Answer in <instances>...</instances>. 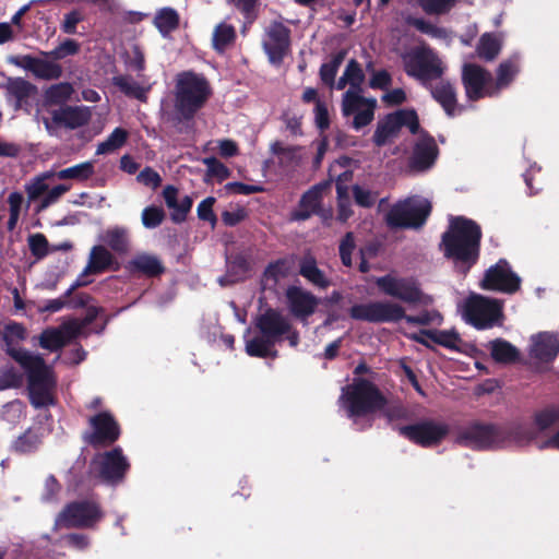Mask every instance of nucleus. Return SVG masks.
<instances>
[{"instance_id":"nucleus-1","label":"nucleus","mask_w":559,"mask_h":559,"mask_svg":"<svg viewBox=\"0 0 559 559\" xmlns=\"http://www.w3.org/2000/svg\"><path fill=\"white\" fill-rule=\"evenodd\" d=\"M480 238V227L474 221L460 216L450 221L440 246L444 257L466 273L478 259Z\"/></svg>"},{"instance_id":"nucleus-2","label":"nucleus","mask_w":559,"mask_h":559,"mask_svg":"<svg viewBox=\"0 0 559 559\" xmlns=\"http://www.w3.org/2000/svg\"><path fill=\"white\" fill-rule=\"evenodd\" d=\"M254 326L258 333L249 328L243 335L246 353L251 357H277L274 345L290 332L289 320L281 312L267 309L255 318Z\"/></svg>"},{"instance_id":"nucleus-3","label":"nucleus","mask_w":559,"mask_h":559,"mask_svg":"<svg viewBox=\"0 0 559 559\" xmlns=\"http://www.w3.org/2000/svg\"><path fill=\"white\" fill-rule=\"evenodd\" d=\"M8 354L27 376L31 404L35 408L52 405V390L56 381L51 368L46 365L44 358L23 348H9Z\"/></svg>"},{"instance_id":"nucleus-4","label":"nucleus","mask_w":559,"mask_h":559,"mask_svg":"<svg viewBox=\"0 0 559 559\" xmlns=\"http://www.w3.org/2000/svg\"><path fill=\"white\" fill-rule=\"evenodd\" d=\"M385 404L384 396L370 381L355 378L347 386L343 388L340 396V405L353 419L357 429H365L371 425V415L381 409Z\"/></svg>"},{"instance_id":"nucleus-5","label":"nucleus","mask_w":559,"mask_h":559,"mask_svg":"<svg viewBox=\"0 0 559 559\" xmlns=\"http://www.w3.org/2000/svg\"><path fill=\"white\" fill-rule=\"evenodd\" d=\"M349 316L354 320L371 323H395L405 320L406 323L412 325L439 324L442 320L440 313L436 310H424L416 316H408L401 305L392 301L356 304L350 307Z\"/></svg>"},{"instance_id":"nucleus-6","label":"nucleus","mask_w":559,"mask_h":559,"mask_svg":"<svg viewBox=\"0 0 559 559\" xmlns=\"http://www.w3.org/2000/svg\"><path fill=\"white\" fill-rule=\"evenodd\" d=\"M212 90L207 80L190 71L179 73L175 85V110L178 121H191L205 105Z\"/></svg>"},{"instance_id":"nucleus-7","label":"nucleus","mask_w":559,"mask_h":559,"mask_svg":"<svg viewBox=\"0 0 559 559\" xmlns=\"http://www.w3.org/2000/svg\"><path fill=\"white\" fill-rule=\"evenodd\" d=\"M462 319L477 330L491 329L502 323V302L476 293H471L459 305Z\"/></svg>"},{"instance_id":"nucleus-8","label":"nucleus","mask_w":559,"mask_h":559,"mask_svg":"<svg viewBox=\"0 0 559 559\" xmlns=\"http://www.w3.org/2000/svg\"><path fill=\"white\" fill-rule=\"evenodd\" d=\"M378 289L385 296L411 305H430L432 298L423 293L419 283L412 276H401L396 273L377 277Z\"/></svg>"},{"instance_id":"nucleus-9","label":"nucleus","mask_w":559,"mask_h":559,"mask_svg":"<svg viewBox=\"0 0 559 559\" xmlns=\"http://www.w3.org/2000/svg\"><path fill=\"white\" fill-rule=\"evenodd\" d=\"M431 211L430 202L421 197H412L396 203L386 214L390 227L419 228Z\"/></svg>"},{"instance_id":"nucleus-10","label":"nucleus","mask_w":559,"mask_h":559,"mask_svg":"<svg viewBox=\"0 0 559 559\" xmlns=\"http://www.w3.org/2000/svg\"><path fill=\"white\" fill-rule=\"evenodd\" d=\"M457 443L473 450H488L506 447V431L491 424H472L462 429Z\"/></svg>"},{"instance_id":"nucleus-11","label":"nucleus","mask_w":559,"mask_h":559,"mask_svg":"<svg viewBox=\"0 0 559 559\" xmlns=\"http://www.w3.org/2000/svg\"><path fill=\"white\" fill-rule=\"evenodd\" d=\"M404 67L408 75L425 84L440 78L444 71L441 59L429 48H420L409 53L404 59Z\"/></svg>"},{"instance_id":"nucleus-12","label":"nucleus","mask_w":559,"mask_h":559,"mask_svg":"<svg viewBox=\"0 0 559 559\" xmlns=\"http://www.w3.org/2000/svg\"><path fill=\"white\" fill-rule=\"evenodd\" d=\"M92 467L103 481L117 485L124 479L130 463L122 449L117 447L97 454L92 462Z\"/></svg>"},{"instance_id":"nucleus-13","label":"nucleus","mask_w":559,"mask_h":559,"mask_svg":"<svg viewBox=\"0 0 559 559\" xmlns=\"http://www.w3.org/2000/svg\"><path fill=\"white\" fill-rule=\"evenodd\" d=\"M103 518L99 506L92 501L71 502L56 519L55 526L90 528Z\"/></svg>"},{"instance_id":"nucleus-14","label":"nucleus","mask_w":559,"mask_h":559,"mask_svg":"<svg viewBox=\"0 0 559 559\" xmlns=\"http://www.w3.org/2000/svg\"><path fill=\"white\" fill-rule=\"evenodd\" d=\"M377 99L365 97L362 92L346 91L342 97L341 110L344 117L353 116L352 127L358 131L370 124L374 118Z\"/></svg>"},{"instance_id":"nucleus-15","label":"nucleus","mask_w":559,"mask_h":559,"mask_svg":"<svg viewBox=\"0 0 559 559\" xmlns=\"http://www.w3.org/2000/svg\"><path fill=\"white\" fill-rule=\"evenodd\" d=\"M462 82L466 97L471 102L497 96L491 73L480 66L465 63L462 68Z\"/></svg>"},{"instance_id":"nucleus-16","label":"nucleus","mask_w":559,"mask_h":559,"mask_svg":"<svg viewBox=\"0 0 559 559\" xmlns=\"http://www.w3.org/2000/svg\"><path fill=\"white\" fill-rule=\"evenodd\" d=\"M402 127H407L415 134L418 132L419 122L414 110L403 109L389 114L377 124L373 133V142L377 146L385 145Z\"/></svg>"},{"instance_id":"nucleus-17","label":"nucleus","mask_w":559,"mask_h":559,"mask_svg":"<svg viewBox=\"0 0 559 559\" xmlns=\"http://www.w3.org/2000/svg\"><path fill=\"white\" fill-rule=\"evenodd\" d=\"M480 286L488 290L514 294L520 289L521 277L512 271L507 260L500 259L485 272Z\"/></svg>"},{"instance_id":"nucleus-18","label":"nucleus","mask_w":559,"mask_h":559,"mask_svg":"<svg viewBox=\"0 0 559 559\" xmlns=\"http://www.w3.org/2000/svg\"><path fill=\"white\" fill-rule=\"evenodd\" d=\"M400 435L421 447H432L439 443L449 432V426L436 420H421L414 425L399 428Z\"/></svg>"},{"instance_id":"nucleus-19","label":"nucleus","mask_w":559,"mask_h":559,"mask_svg":"<svg viewBox=\"0 0 559 559\" xmlns=\"http://www.w3.org/2000/svg\"><path fill=\"white\" fill-rule=\"evenodd\" d=\"M559 354V334L539 332L530 337L528 356L540 364L551 362Z\"/></svg>"},{"instance_id":"nucleus-20","label":"nucleus","mask_w":559,"mask_h":559,"mask_svg":"<svg viewBox=\"0 0 559 559\" xmlns=\"http://www.w3.org/2000/svg\"><path fill=\"white\" fill-rule=\"evenodd\" d=\"M263 47L272 63H280L289 47V29L282 23H272L266 31Z\"/></svg>"},{"instance_id":"nucleus-21","label":"nucleus","mask_w":559,"mask_h":559,"mask_svg":"<svg viewBox=\"0 0 559 559\" xmlns=\"http://www.w3.org/2000/svg\"><path fill=\"white\" fill-rule=\"evenodd\" d=\"M285 296L292 314L302 320L310 317L319 304L313 294L299 286H289L286 289Z\"/></svg>"},{"instance_id":"nucleus-22","label":"nucleus","mask_w":559,"mask_h":559,"mask_svg":"<svg viewBox=\"0 0 559 559\" xmlns=\"http://www.w3.org/2000/svg\"><path fill=\"white\" fill-rule=\"evenodd\" d=\"M79 325L75 322L64 321L58 328H49L39 336V345L51 352L58 350L78 336Z\"/></svg>"},{"instance_id":"nucleus-23","label":"nucleus","mask_w":559,"mask_h":559,"mask_svg":"<svg viewBox=\"0 0 559 559\" xmlns=\"http://www.w3.org/2000/svg\"><path fill=\"white\" fill-rule=\"evenodd\" d=\"M438 157V146L433 138L426 134L420 135L413 151L411 167L417 171L429 169Z\"/></svg>"},{"instance_id":"nucleus-24","label":"nucleus","mask_w":559,"mask_h":559,"mask_svg":"<svg viewBox=\"0 0 559 559\" xmlns=\"http://www.w3.org/2000/svg\"><path fill=\"white\" fill-rule=\"evenodd\" d=\"M94 429L91 437L92 443H114L120 435V429L112 415L108 412H102L90 419Z\"/></svg>"},{"instance_id":"nucleus-25","label":"nucleus","mask_w":559,"mask_h":559,"mask_svg":"<svg viewBox=\"0 0 559 559\" xmlns=\"http://www.w3.org/2000/svg\"><path fill=\"white\" fill-rule=\"evenodd\" d=\"M114 86H116L127 97L145 102L147 93L152 85L143 74H138V79H134L130 74H118L111 79Z\"/></svg>"},{"instance_id":"nucleus-26","label":"nucleus","mask_w":559,"mask_h":559,"mask_svg":"<svg viewBox=\"0 0 559 559\" xmlns=\"http://www.w3.org/2000/svg\"><path fill=\"white\" fill-rule=\"evenodd\" d=\"M163 198L166 206L170 210L171 221L177 224L185 222L193 204L192 198L185 195L179 199L178 189L171 185L163 189Z\"/></svg>"},{"instance_id":"nucleus-27","label":"nucleus","mask_w":559,"mask_h":559,"mask_svg":"<svg viewBox=\"0 0 559 559\" xmlns=\"http://www.w3.org/2000/svg\"><path fill=\"white\" fill-rule=\"evenodd\" d=\"M330 187L329 182L313 186L300 199L298 209L293 212L295 221H305L318 212L323 192Z\"/></svg>"},{"instance_id":"nucleus-28","label":"nucleus","mask_w":559,"mask_h":559,"mask_svg":"<svg viewBox=\"0 0 559 559\" xmlns=\"http://www.w3.org/2000/svg\"><path fill=\"white\" fill-rule=\"evenodd\" d=\"M432 97L442 106L448 116L461 115L465 107L456 102V93L452 84L440 81L431 88Z\"/></svg>"},{"instance_id":"nucleus-29","label":"nucleus","mask_w":559,"mask_h":559,"mask_svg":"<svg viewBox=\"0 0 559 559\" xmlns=\"http://www.w3.org/2000/svg\"><path fill=\"white\" fill-rule=\"evenodd\" d=\"M90 118L91 111L84 106H68L52 112L53 122L62 124L69 129H76L86 124Z\"/></svg>"},{"instance_id":"nucleus-30","label":"nucleus","mask_w":559,"mask_h":559,"mask_svg":"<svg viewBox=\"0 0 559 559\" xmlns=\"http://www.w3.org/2000/svg\"><path fill=\"white\" fill-rule=\"evenodd\" d=\"M49 430L40 425H34L19 436L12 443L15 452L26 454L36 451Z\"/></svg>"},{"instance_id":"nucleus-31","label":"nucleus","mask_w":559,"mask_h":559,"mask_svg":"<svg viewBox=\"0 0 559 559\" xmlns=\"http://www.w3.org/2000/svg\"><path fill=\"white\" fill-rule=\"evenodd\" d=\"M502 429L506 431V445L524 447L537 438L536 428L531 423L515 421Z\"/></svg>"},{"instance_id":"nucleus-32","label":"nucleus","mask_w":559,"mask_h":559,"mask_svg":"<svg viewBox=\"0 0 559 559\" xmlns=\"http://www.w3.org/2000/svg\"><path fill=\"white\" fill-rule=\"evenodd\" d=\"M23 67L32 72L36 78L43 80H57L62 74L60 64L46 59L25 56Z\"/></svg>"},{"instance_id":"nucleus-33","label":"nucleus","mask_w":559,"mask_h":559,"mask_svg":"<svg viewBox=\"0 0 559 559\" xmlns=\"http://www.w3.org/2000/svg\"><path fill=\"white\" fill-rule=\"evenodd\" d=\"M9 102L14 104L15 109L22 108L27 104L28 98L35 93V86L22 78L9 79L5 84Z\"/></svg>"},{"instance_id":"nucleus-34","label":"nucleus","mask_w":559,"mask_h":559,"mask_svg":"<svg viewBox=\"0 0 559 559\" xmlns=\"http://www.w3.org/2000/svg\"><path fill=\"white\" fill-rule=\"evenodd\" d=\"M99 240L119 254L127 253L130 248V233L124 226L114 225L108 227L99 235Z\"/></svg>"},{"instance_id":"nucleus-35","label":"nucleus","mask_w":559,"mask_h":559,"mask_svg":"<svg viewBox=\"0 0 559 559\" xmlns=\"http://www.w3.org/2000/svg\"><path fill=\"white\" fill-rule=\"evenodd\" d=\"M487 348L492 359L503 365L514 364L519 361L521 356L520 350L514 345L502 338L490 341Z\"/></svg>"},{"instance_id":"nucleus-36","label":"nucleus","mask_w":559,"mask_h":559,"mask_svg":"<svg viewBox=\"0 0 559 559\" xmlns=\"http://www.w3.org/2000/svg\"><path fill=\"white\" fill-rule=\"evenodd\" d=\"M520 72V57L512 56L502 61L497 69V78L493 80V87L497 88V96L502 90L509 87Z\"/></svg>"},{"instance_id":"nucleus-37","label":"nucleus","mask_w":559,"mask_h":559,"mask_svg":"<svg viewBox=\"0 0 559 559\" xmlns=\"http://www.w3.org/2000/svg\"><path fill=\"white\" fill-rule=\"evenodd\" d=\"M114 263V255L102 245L94 246L90 252L88 263L81 273L86 276L88 273H102Z\"/></svg>"},{"instance_id":"nucleus-38","label":"nucleus","mask_w":559,"mask_h":559,"mask_svg":"<svg viewBox=\"0 0 559 559\" xmlns=\"http://www.w3.org/2000/svg\"><path fill=\"white\" fill-rule=\"evenodd\" d=\"M299 273L308 282L319 288H326L330 285V280L323 271H321L313 257H304L299 263Z\"/></svg>"},{"instance_id":"nucleus-39","label":"nucleus","mask_w":559,"mask_h":559,"mask_svg":"<svg viewBox=\"0 0 559 559\" xmlns=\"http://www.w3.org/2000/svg\"><path fill=\"white\" fill-rule=\"evenodd\" d=\"M153 24L158 29L159 34L167 38L179 26L178 12L169 7L158 9L153 19Z\"/></svg>"},{"instance_id":"nucleus-40","label":"nucleus","mask_w":559,"mask_h":559,"mask_svg":"<svg viewBox=\"0 0 559 559\" xmlns=\"http://www.w3.org/2000/svg\"><path fill=\"white\" fill-rule=\"evenodd\" d=\"M132 271H138L147 276H157L165 271L160 260L148 253H140L129 262Z\"/></svg>"},{"instance_id":"nucleus-41","label":"nucleus","mask_w":559,"mask_h":559,"mask_svg":"<svg viewBox=\"0 0 559 559\" xmlns=\"http://www.w3.org/2000/svg\"><path fill=\"white\" fill-rule=\"evenodd\" d=\"M408 24L415 27L423 34L430 36L431 38L439 39L445 44H450L452 40L451 32L444 27L438 26L437 24L425 20L424 17H411Z\"/></svg>"},{"instance_id":"nucleus-42","label":"nucleus","mask_w":559,"mask_h":559,"mask_svg":"<svg viewBox=\"0 0 559 559\" xmlns=\"http://www.w3.org/2000/svg\"><path fill=\"white\" fill-rule=\"evenodd\" d=\"M236 39V29L227 22H221L213 31V47L218 52H224Z\"/></svg>"},{"instance_id":"nucleus-43","label":"nucleus","mask_w":559,"mask_h":559,"mask_svg":"<svg viewBox=\"0 0 559 559\" xmlns=\"http://www.w3.org/2000/svg\"><path fill=\"white\" fill-rule=\"evenodd\" d=\"M500 49V36L492 33H485L479 39L476 51L479 58L490 61L499 55Z\"/></svg>"},{"instance_id":"nucleus-44","label":"nucleus","mask_w":559,"mask_h":559,"mask_svg":"<svg viewBox=\"0 0 559 559\" xmlns=\"http://www.w3.org/2000/svg\"><path fill=\"white\" fill-rule=\"evenodd\" d=\"M73 92L72 85L68 82L53 84L45 91V102L48 105H63L70 99Z\"/></svg>"},{"instance_id":"nucleus-45","label":"nucleus","mask_w":559,"mask_h":559,"mask_svg":"<svg viewBox=\"0 0 559 559\" xmlns=\"http://www.w3.org/2000/svg\"><path fill=\"white\" fill-rule=\"evenodd\" d=\"M459 0H415L418 8L427 15H445L455 8Z\"/></svg>"},{"instance_id":"nucleus-46","label":"nucleus","mask_w":559,"mask_h":559,"mask_svg":"<svg viewBox=\"0 0 559 559\" xmlns=\"http://www.w3.org/2000/svg\"><path fill=\"white\" fill-rule=\"evenodd\" d=\"M94 174V164L93 162H84L78 165H74L69 168L61 169L56 174L57 178L60 180L66 179H75V180H86Z\"/></svg>"},{"instance_id":"nucleus-47","label":"nucleus","mask_w":559,"mask_h":559,"mask_svg":"<svg viewBox=\"0 0 559 559\" xmlns=\"http://www.w3.org/2000/svg\"><path fill=\"white\" fill-rule=\"evenodd\" d=\"M128 139V132L122 128H116L108 138L97 145L96 154L104 155L120 148Z\"/></svg>"},{"instance_id":"nucleus-48","label":"nucleus","mask_w":559,"mask_h":559,"mask_svg":"<svg viewBox=\"0 0 559 559\" xmlns=\"http://www.w3.org/2000/svg\"><path fill=\"white\" fill-rule=\"evenodd\" d=\"M534 426L537 432H544L559 424V407L550 406L535 414Z\"/></svg>"},{"instance_id":"nucleus-49","label":"nucleus","mask_w":559,"mask_h":559,"mask_svg":"<svg viewBox=\"0 0 559 559\" xmlns=\"http://www.w3.org/2000/svg\"><path fill=\"white\" fill-rule=\"evenodd\" d=\"M420 335L429 337L432 342L450 349H455L461 343L460 335L453 330L421 331Z\"/></svg>"},{"instance_id":"nucleus-50","label":"nucleus","mask_w":559,"mask_h":559,"mask_svg":"<svg viewBox=\"0 0 559 559\" xmlns=\"http://www.w3.org/2000/svg\"><path fill=\"white\" fill-rule=\"evenodd\" d=\"M227 265H228V274L225 276H221L218 278V283L221 286H226L231 283H235L239 280L237 274H234V271H237L239 273H246L249 269V263L247 259L243 255H236L233 259H227Z\"/></svg>"},{"instance_id":"nucleus-51","label":"nucleus","mask_w":559,"mask_h":559,"mask_svg":"<svg viewBox=\"0 0 559 559\" xmlns=\"http://www.w3.org/2000/svg\"><path fill=\"white\" fill-rule=\"evenodd\" d=\"M23 374L13 366L5 365L0 368V391L20 388Z\"/></svg>"},{"instance_id":"nucleus-52","label":"nucleus","mask_w":559,"mask_h":559,"mask_svg":"<svg viewBox=\"0 0 559 559\" xmlns=\"http://www.w3.org/2000/svg\"><path fill=\"white\" fill-rule=\"evenodd\" d=\"M344 79L348 80V90L360 93L362 92L361 84L365 81V74L356 60H350L344 71Z\"/></svg>"},{"instance_id":"nucleus-53","label":"nucleus","mask_w":559,"mask_h":559,"mask_svg":"<svg viewBox=\"0 0 559 559\" xmlns=\"http://www.w3.org/2000/svg\"><path fill=\"white\" fill-rule=\"evenodd\" d=\"M124 64L129 70L134 71L138 74H142L145 70V57L138 45H133L128 51H126Z\"/></svg>"},{"instance_id":"nucleus-54","label":"nucleus","mask_w":559,"mask_h":559,"mask_svg":"<svg viewBox=\"0 0 559 559\" xmlns=\"http://www.w3.org/2000/svg\"><path fill=\"white\" fill-rule=\"evenodd\" d=\"M344 55L342 52L335 55L329 62H325L320 68V78L322 82L329 86L334 85V79L342 64Z\"/></svg>"},{"instance_id":"nucleus-55","label":"nucleus","mask_w":559,"mask_h":559,"mask_svg":"<svg viewBox=\"0 0 559 559\" xmlns=\"http://www.w3.org/2000/svg\"><path fill=\"white\" fill-rule=\"evenodd\" d=\"M164 218V210L155 205L146 206L141 214L142 225L146 229H154L158 227L163 223Z\"/></svg>"},{"instance_id":"nucleus-56","label":"nucleus","mask_w":559,"mask_h":559,"mask_svg":"<svg viewBox=\"0 0 559 559\" xmlns=\"http://www.w3.org/2000/svg\"><path fill=\"white\" fill-rule=\"evenodd\" d=\"M24 202L23 194L21 192H12L8 197L10 217L8 221V229L13 230L20 218V213Z\"/></svg>"},{"instance_id":"nucleus-57","label":"nucleus","mask_w":559,"mask_h":559,"mask_svg":"<svg viewBox=\"0 0 559 559\" xmlns=\"http://www.w3.org/2000/svg\"><path fill=\"white\" fill-rule=\"evenodd\" d=\"M80 45L73 39H66L59 46H57L51 51L41 52L45 57H50L52 59H63L67 56H72L79 52Z\"/></svg>"},{"instance_id":"nucleus-58","label":"nucleus","mask_w":559,"mask_h":559,"mask_svg":"<svg viewBox=\"0 0 559 559\" xmlns=\"http://www.w3.org/2000/svg\"><path fill=\"white\" fill-rule=\"evenodd\" d=\"M69 190L70 187L67 185H58L50 190L48 189L39 201L37 212H41L58 202V200Z\"/></svg>"},{"instance_id":"nucleus-59","label":"nucleus","mask_w":559,"mask_h":559,"mask_svg":"<svg viewBox=\"0 0 559 559\" xmlns=\"http://www.w3.org/2000/svg\"><path fill=\"white\" fill-rule=\"evenodd\" d=\"M336 191L338 197V212L337 219L345 223L353 214L350 202L347 198V187L337 182Z\"/></svg>"},{"instance_id":"nucleus-60","label":"nucleus","mask_w":559,"mask_h":559,"mask_svg":"<svg viewBox=\"0 0 559 559\" xmlns=\"http://www.w3.org/2000/svg\"><path fill=\"white\" fill-rule=\"evenodd\" d=\"M28 247L33 255L41 259L48 254V241L43 234H33L28 237Z\"/></svg>"},{"instance_id":"nucleus-61","label":"nucleus","mask_w":559,"mask_h":559,"mask_svg":"<svg viewBox=\"0 0 559 559\" xmlns=\"http://www.w3.org/2000/svg\"><path fill=\"white\" fill-rule=\"evenodd\" d=\"M204 165L207 167L210 176L216 177L219 181L229 177V169L215 157H206L203 159Z\"/></svg>"},{"instance_id":"nucleus-62","label":"nucleus","mask_w":559,"mask_h":559,"mask_svg":"<svg viewBox=\"0 0 559 559\" xmlns=\"http://www.w3.org/2000/svg\"><path fill=\"white\" fill-rule=\"evenodd\" d=\"M355 247L356 245L353 233H347L340 243V255L345 266L352 265V253L355 250Z\"/></svg>"},{"instance_id":"nucleus-63","label":"nucleus","mask_w":559,"mask_h":559,"mask_svg":"<svg viewBox=\"0 0 559 559\" xmlns=\"http://www.w3.org/2000/svg\"><path fill=\"white\" fill-rule=\"evenodd\" d=\"M289 272V264L286 260H277L276 262L271 263L264 275L267 280H273L277 282L278 280L285 277Z\"/></svg>"},{"instance_id":"nucleus-64","label":"nucleus","mask_w":559,"mask_h":559,"mask_svg":"<svg viewBox=\"0 0 559 559\" xmlns=\"http://www.w3.org/2000/svg\"><path fill=\"white\" fill-rule=\"evenodd\" d=\"M29 201H36L48 190V185L43 178L36 176L25 187Z\"/></svg>"}]
</instances>
